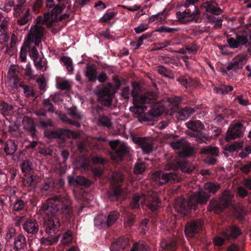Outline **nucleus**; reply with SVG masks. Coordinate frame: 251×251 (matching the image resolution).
<instances>
[{
	"label": "nucleus",
	"instance_id": "20",
	"mask_svg": "<svg viewBox=\"0 0 251 251\" xmlns=\"http://www.w3.org/2000/svg\"><path fill=\"white\" fill-rule=\"evenodd\" d=\"M68 179L70 185L75 186H83L85 187H88L91 184V181L86 179L83 176H79L75 177L74 176H68Z\"/></svg>",
	"mask_w": 251,
	"mask_h": 251
},
{
	"label": "nucleus",
	"instance_id": "46",
	"mask_svg": "<svg viewBox=\"0 0 251 251\" xmlns=\"http://www.w3.org/2000/svg\"><path fill=\"white\" fill-rule=\"evenodd\" d=\"M72 232L70 230H68L64 233L61 239V243L64 245H68L72 242Z\"/></svg>",
	"mask_w": 251,
	"mask_h": 251
},
{
	"label": "nucleus",
	"instance_id": "58",
	"mask_svg": "<svg viewBox=\"0 0 251 251\" xmlns=\"http://www.w3.org/2000/svg\"><path fill=\"white\" fill-rule=\"evenodd\" d=\"M225 240H226L225 239L224 237L223 238H222L221 237L218 236L214 237L213 242L215 245L221 247L224 244Z\"/></svg>",
	"mask_w": 251,
	"mask_h": 251
},
{
	"label": "nucleus",
	"instance_id": "1",
	"mask_svg": "<svg viewBox=\"0 0 251 251\" xmlns=\"http://www.w3.org/2000/svg\"><path fill=\"white\" fill-rule=\"evenodd\" d=\"M220 188V186L218 183L207 182L205 184L204 189L200 188L197 193H193L188 201L182 197L176 198L174 207L178 213L186 215L191 210H195L198 204H206L211 194L216 193Z\"/></svg>",
	"mask_w": 251,
	"mask_h": 251
},
{
	"label": "nucleus",
	"instance_id": "42",
	"mask_svg": "<svg viewBox=\"0 0 251 251\" xmlns=\"http://www.w3.org/2000/svg\"><path fill=\"white\" fill-rule=\"evenodd\" d=\"M134 109L135 112L137 114V117L140 122L143 123L150 121L147 116L144 113L146 110H142L140 109L136 108L135 106Z\"/></svg>",
	"mask_w": 251,
	"mask_h": 251
},
{
	"label": "nucleus",
	"instance_id": "17",
	"mask_svg": "<svg viewBox=\"0 0 251 251\" xmlns=\"http://www.w3.org/2000/svg\"><path fill=\"white\" fill-rule=\"evenodd\" d=\"M222 234L226 240H234L242 234V232L238 226L233 225L226 227Z\"/></svg>",
	"mask_w": 251,
	"mask_h": 251
},
{
	"label": "nucleus",
	"instance_id": "11",
	"mask_svg": "<svg viewBox=\"0 0 251 251\" xmlns=\"http://www.w3.org/2000/svg\"><path fill=\"white\" fill-rule=\"evenodd\" d=\"M119 143L118 140L111 141L109 143V145L114 151L112 156L113 159L117 161L123 160L129 152V148L124 145H119Z\"/></svg>",
	"mask_w": 251,
	"mask_h": 251
},
{
	"label": "nucleus",
	"instance_id": "12",
	"mask_svg": "<svg viewBox=\"0 0 251 251\" xmlns=\"http://www.w3.org/2000/svg\"><path fill=\"white\" fill-rule=\"evenodd\" d=\"M243 135V125L242 123L238 122L231 125L228 127L225 139L227 142H229L231 140L241 138Z\"/></svg>",
	"mask_w": 251,
	"mask_h": 251
},
{
	"label": "nucleus",
	"instance_id": "36",
	"mask_svg": "<svg viewBox=\"0 0 251 251\" xmlns=\"http://www.w3.org/2000/svg\"><path fill=\"white\" fill-rule=\"evenodd\" d=\"M130 251H149V246L143 241L134 242Z\"/></svg>",
	"mask_w": 251,
	"mask_h": 251
},
{
	"label": "nucleus",
	"instance_id": "8",
	"mask_svg": "<svg viewBox=\"0 0 251 251\" xmlns=\"http://www.w3.org/2000/svg\"><path fill=\"white\" fill-rule=\"evenodd\" d=\"M124 182V177L120 173H113L111 176V187L108 192L109 199L117 201L122 193L121 186Z\"/></svg>",
	"mask_w": 251,
	"mask_h": 251
},
{
	"label": "nucleus",
	"instance_id": "49",
	"mask_svg": "<svg viewBox=\"0 0 251 251\" xmlns=\"http://www.w3.org/2000/svg\"><path fill=\"white\" fill-rule=\"evenodd\" d=\"M69 114L75 119L81 120L82 118V115L78 112L75 107H71L69 109Z\"/></svg>",
	"mask_w": 251,
	"mask_h": 251
},
{
	"label": "nucleus",
	"instance_id": "44",
	"mask_svg": "<svg viewBox=\"0 0 251 251\" xmlns=\"http://www.w3.org/2000/svg\"><path fill=\"white\" fill-rule=\"evenodd\" d=\"M158 72L162 75H163L165 77L173 78L174 75L169 70L167 69L163 66H158Z\"/></svg>",
	"mask_w": 251,
	"mask_h": 251
},
{
	"label": "nucleus",
	"instance_id": "31",
	"mask_svg": "<svg viewBox=\"0 0 251 251\" xmlns=\"http://www.w3.org/2000/svg\"><path fill=\"white\" fill-rule=\"evenodd\" d=\"M0 112L4 117L11 116L13 114L14 107L12 105L1 102L0 103Z\"/></svg>",
	"mask_w": 251,
	"mask_h": 251
},
{
	"label": "nucleus",
	"instance_id": "33",
	"mask_svg": "<svg viewBox=\"0 0 251 251\" xmlns=\"http://www.w3.org/2000/svg\"><path fill=\"white\" fill-rule=\"evenodd\" d=\"M24 127L25 129L29 131L32 136L34 135L35 125L32 119L28 117H25L23 120Z\"/></svg>",
	"mask_w": 251,
	"mask_h": 251
},
{
	"label": "nucleus",
	"instance_id": "32",
	"mask_svg": "<svg viewBox=\"0 0 251 251\" xmlns=\"http://www.w3.org/2000/svg\"><path fill=\"white\" fill-rule=\"evenodd\" d=\"M160 201L156 197L150 199L147 203L148 208L151 211H156L160 208Z\"/></svg>",
	"mask_w": 251,
	"mask_h": 251
},
{
	"label": "nucleus",
	"instance_id": "39",
	"mask_svg": "<svg viewBox=\"0 0 251 251\" xmlns=\"http://www.w3.org/2000/svg\"><path fill=\"white\" fill-rule=\"evenodd\" d=\"M166 19V16L165 14V10H164L162 12L150 17L149 18V24H150L156 20H159L161 23H163L165 21Z\"/></svg>",
	"mask_w": 251,
	"mask_h": 251
},
{
	"label": "nucleus",
	"instance_id": "14",
	"mask_svg": "<svg viewBox=\"0 0 251 251\" xmlns=\"http://www.w3.org/2000/svg\"><path fill=\"white\" fill-rule=\"evenodd\" d=\"M202 229L201 223L199 221H191L186 223L185 226L184 232L188 237L194 238Z\"/></svg>",
	"mask_w": 251,
	"mask_h": 251
},
{
	"label": "nucleus",
	"instance_id": "60",
	"mask_svg": "<svg viewBox=\"0 0 251 251\" xmlns=\"http://www.w3.org/2000/svg\"><path fill=\"white\" fill-rule=\"evenodd\" d=\"M92 162L95 164H104L106 160L100 156H95L92 158Z\"/></svg>",
	"mask_w": 251,
	"mask_h": 251
},
{
	"label": "nucleus",
	"instance_id": "53",
	"mask_svg": "<svg viewBox=\"0 0 251 251\" xmlns=\"http://www.w3.org/2000/svg\"><path fill=\"white\" fill-rule=\"evenodd\" d=\"M177 29L176 28H173L171 27H166L165 26H161L158 27L155 31L158 32H166V33H172L175 31H176Z\"/></svg>",
	"mask_w": 251,
	"mask_h": 251
},
{
	"label": "nucleus",
	"instance_id": "51",
	"mask_svg": "<svg viewBox=\"0 0 251 251\" xmlns=\"http://www.w3.org/2000/svg\"><path fill=\"white\" fill-rule=\"evenodd\" d=\"M181 97L178 96L169 97L168 99V101L169 103L175 107H178L179 103L181 102Z\"/></svg>",
	"mask_w": 251,
	"mask_h": 251
},
{
	"label": "nucleus",
	"instance_id": "3",
	"mask_svg": "<svg viewBox=\"0 0 251 251\" xmlns=\"http://www.w3.org/2000/svg\"><path fill=\"white\" fill-rule=\"evenodd\" d=\"M47 26V14L44 16H39L37 19V23L31 26L29 32L25 39L24 45L21 49L20 58L22 62H25L26 58L27 48L31 43L37 46L41 42L45 27Z\"/></svg>",
	"mask_w": 251,
	"mask_h": 251
},
{
	"label": "nucleus",
	"instance_id": "63",
	"mask_svg": "<svg viewBox=\"0 0 251 251\" xmlns=\"http://www.w3.org/2000/svg\"><path fill=\"white\" fill-rule=\"evenodd\" d=\"M103 108L99 104L94 105L92 108V112L94 115H98L99 116L100 113L103 111Z\"/></svg>",
	"mask_w": 251,
	"mask_h": 251
},
{
	"label": "nucleus",
	"instance_id": "13",
	"mask_svg": "<svg viewBox=\"0 0 251 251\" xmlns=\"http://www.w3.org/2000/svg\"><path fill=\"white\" fill-rule=\"evenodd\" d=\"M201 154H206L204 159V163L209 165H213L217 162V157L219 156V149L216 147H208L201 149Z\"/></svg>",
	"mask_w": 251,
	"mask_h": 251
},
{
	"label": "nucleus",
	"instance_id": "30",
	"mask_svg": "<svg viewBox=\"0 0 251 251\" xmlns=\"http://www.w3.org/2000/svg\"><path fill=\"white\" fill-rule=\"evenodd\" d=\"M8 21L2 20L0 25V43L6 42L8 39L7 32Z\"/></svg>",
	"mask_w": 251,
	"mask_h": 251
},
{
	"label": "nucleus",
	"instance_id": "19",
	"mask_svg": "<svg viewBox=\"0 0 251 251\" xmlns=\"http://www.w3.org/2000/svg\"><path fill=\"white\" fill-rule=\"evenodd\" d=\"M48 245H52L58 240L59 235L55 236L52 239H50L49 235L51 237V231L54 234H56V232L58 231V228L59 227V224L57 220L56 219V221L54 219H49L48 218Z\"/></svg>",
	"mask_w": 251,
	"mask_h": 251
},
{
	"label": "nucleus",
	"instance_id": "54",
	"mask_svg": "<svg viewBox=\"0 0 251 251\" xmlns=\"http://www.w3.org/2000/svg\"><path fill=\"white\" fill-rule=\"evenodd\" d=\"M114 82V86L113 87V90L114 93H116L121 87L122 83L120 79L118 76H114L113 78Z\"/></svg>",
	"mask_w": 251,
	"mask_h": 251
},
{
	"label": "nucleus",
	"instance_id": "10",
	"mask_svg": "<svg viewBox=\"0 0 251 251\" xmlns=\"http://www.w3.org/2000/svg\"><path fill=\"white\" fill-rule=\"evenodd\" d=\"M170 144L173 149L180 150L179 155L182 157H189L193 153V149L189 143L184 139L171 142Z\"/></svg>",
	"mask_w": 251,
	"mask_h": 251
},
{
	"label": "nucleus",
	"instance_id": "16",
	"mask_svg": "<svg viewBox=\"0 0 251 251\" xmlns=\"http://www.w3.org/2000/svg\"><path fill=\"white\" fill-rule=\"evenodd\" d=\"M247 57L245 55H238L233 58L226 67L227 71L233 70L235 72L242 69L246 63Z\"/></svg>",
	"mask_w": 251,
	"mask_h": 251
},
{
	"label": "nucleus",
	"instance_id": "5",
	"mask_svg": "<svg viewBox=\"0 0 251 251\" xmlns=\"http://www.w3.org/2000/svg\"><path fill=\"white\" fill-rule=\"evenodd\" d=\"M199 0H186L183 5L188 8L182 12L178 11L176 13L178 19L183 23H186L192 21L196 23L199 22V17L201 12L198 6L195 4Z\"/></svg>",
	"mask_w": 251,
	"mask_h": 251
},
{
	"label": "nucleus",
	"instance_id": "24",
	"mask_svg": "<svg viewBox=\"0 0 251 251\" xmlns=\"http://www.w3.org/2000/svg\"><path fill=\"white\" fill-rule=\"evenodd\" d=\"M99 96V101L102 105L109 106L111 105L112 99L110 96L109 91L106 88L100 90Z\"/></svg>",
	"mask_w": 251,
	"mask_h": 251
},
{
	"label": "nucleus",
	"instance_id": "62",
	"mask_svg": "<svg viewBox=\"0 0 251 251\" xmlns=\"http://www.w3.org/2000/svg\"><path fill=\"white\" fill-rule=\"evenodd\" d=\"M240 170L246 174H248L251 171V161L247 164L242 165L240 167Z\"/></svg>",
	"mask_w": 251,
	"mask_h": 251
},
{
	"label": "nucleus",
	"instance_id": "34",
	"mask_svg": "<svg viewBox=\"0 0 251 251\" xmlns=\"http://www.w3.org/2000/svg\"><path fill=\"white\" fill-rule=\"evenodd\" d=\"M233 90V87L230 85H221L220 87H214L213 92L217 94L226 95Z\"/></svg>",
	"mask_w": 251,
	"mask_h": 251
},
{
	"label": "nucleus",
	"instance_id": "52",
	"mask_svg": "<svg viewBox=\"0 0 251 251\" xmlns=\"http://www.w3.org/2000/svg\"><path fill=\"white\" fill-rule=\"evenodd\" d=\"M57 86L61 90H69L71 89V85L68 81L64 80L57 83Z\"/></svg>",
	"mask_w": 251,
	"mask_h": 251
},
{
	"label": "nucleus",
	"instance_id": "41",
	"mask_svg": "<svg viewBox=\"0 0 251 251\" xmlns=\"http://www.w3.org/2000/svg\"><path fill=\"white\" fill-rule=\"evenodd\" d=\"M17 148V145L12 140L8 141L4 147V151L6 154H12L14 153Z\"/></svg>",
	"mask_w": 251,
	"mask_h": 251
},
{
	"label": "nucleus",
	"instance_id": "50",
	"mask_svg": "<svg viewBox=\"0 0 251 251\" xmlns=\"http://www.w3.org/2000/svg\"><path fill=\"white\" fill-rule=\"evenodd\" d=\"M145 170V164L144 163H137L135 165L133 172L136 175L141 174Z\"/></svg>",
	"mask_w": 251,
	"mask_h": 251
},
{
	"label": "nucleus",
	"instance_id": "57",
	"mask_svg": "<svg viewBox=\"0 0 251 251\" xmlns=\"http://www.w3.org/2000/svg\"><path fill=\"white\" fill-rule=\"evenodd\" d=\"M148 28V25L146 24H140L138 26L134 27V30L136 34H140L144 32Z\"/></svg>",
	"mask_w": 251,
	"mask_h": 251
},
{
	"label": "nucleus",
	"instance_id": "47",
	"mask_svg": "<svg viewBox=\"0 0 251 251\" xmlns=\"http://www.w3.org/2000/svg\"><path fill=\"white\" fill-rule=\"evenodd\" d=\"M236 38L237 40L239 46L240 45L245 46V47H249L250 43L246 35H236Z\"/></svg>",
	"mask_w": 251,
	"mask_h": 251
},
{
	"label": "nucleus",
	"instance_id": "38",
	"mask_svg": "<svg viewBox=\"0 0 251 251\" xmlns=\"http://www.w3.org/2000/svg\"><path fill=\"white\" fill-rule=\"evenodd\" d=\"M25 245V238L22 235H19L15 239L14 249L16 250H20L24 248Z\"/></svg>",
	"mask_w": 251,
	"mask_h": 251
},
{
	"label": "nucleus",
	"instance_id": "7",
	"mask_svg": "<svg viewBox=\"0 0 251 251\" xmlns=\"http://www.w3.org/2000/svg\"><path fill=\"white\" fill-rule=\"evenodd\" d=\"M232 199V197L227 194L223 195L219 200L212 199L209 203L207 209L215 214H219L231 204Z\"/></svg>",
	"mask_w": 251,
	"mask_h": 251
},
{
	"label": "nucleus",
	"instance_id": "6",
	"mask_svg": "<svg viewBox=\"0 0 251 251\" xmlns=\"http://www.w3.org/2000/svg\"><path fill=\"white\" fill-rule=\"evenodd\" d=\"M142 197L140 196L134 197L130 205L123 208L122 216L124 219V225L126 227L132 226L136 222V215L134 213V209L138 208L140 204H142L143 201H141Z\"/></svg>",
	"mask_w": 251,
	"mask_h": 251
},
{
	"label": "nucleus",
	"instance_id": "45",
	"mask_svg": "<svg viewBox=\"0 0 251 251\" xmlns=\"http://www.w3.org/2000/svg\"><path fill=\"white\" fill-rule=\"evenodd\" d=\"M21 169L25 174H30V171L33 169L32 164L28 160L24 161L22 164Z\"/></svg>",
	"mask_w": 251,
	"mask_h": 251
},
{
	"label": "nucleus",
	"instance_id": "64",
	"mask_svg": "<svg viewBox=\"0 0 251 251\" xmlns=\"http://www.w3.org/2000/svg\"><path fill=\"white\" fill-rule=\"evenodd\" d=\"M28 9L24 13L23 17L18 20V23L20 25H25L28 21Z\"/></svg>",
	"mask_w": 251,
	"mask_h": 251
},
{
	"label": "nucleus",
	"instance_id": "2",
	"mask_svg": "<svg viewBox=\"0 0 251 251\" xmlns=\"http://www.w3.org/2000/svg\"><path fill=\"white\" fill-rule=\"evenodd\" d=\"M166 171H173L170 172L158 171L155 172L154 176L155 180L162 185L168 183H177L181 179L180 176L176 171L180 170L182 172L190 174L193 171V168L190 167L188 163L185 162H178L176 163H168L165 166Z\"/></svg>",
	"mask_w": 251,
	"mask_h": 251
},
{
	"label": "nucleus",
	"instance_id": "37",
	"mask_svg": "<svg viewBox=\"0 0 251 251\" xmlns=\"http://www.w3.org/2000/svg\"><path fill=\"white\" fill-rule=\"evenodd\" d=\"M98 122L99 126L108 128L111 127L112 125L111 119L108 116L104 115L99 116Z\"/></svg>",
	"mask_w": 251,
	"mask_h": 251
},
{
	"label": "nucleus",
	"instance_id": "56",
	"mask_svg": "<svg viewBox=\"0 0 251 251\" xmlns=\"http://www.w3.org/2000/svg\"><path fill=\"white\" fill-rule=\"evenodd\" d=\"M227 42L230 48L232 49H236L239 47L236 38L234 39L233 37H230L227 39Z\"/></svg>",
	"mask_w": 251,
	"mask_h": 251
},
{
	"label": "nucleus",
	"instance_id": "43",
	"mask_svg": "<svg viewBox=\"0 0 251 251\" xmlns=\"http://www.w3.org/2000/svg\"><path fill=\"white\" fill-rule=\"evenodd\" d=\"M177 81L186 88L191 86V79L188 76L181 75L177 78Z\"/></svg>",
	"mask_w": 251,
	"mask_h": 251
},
{
	"label": "nucleus",
	"instance_id": "29",
	"mask_svg": "<svg viewBox=\"0 0 251 251\" xmlns=\"http://www.w3.org/2000/svg\"><path fill=\"white\" fill-rule=\"evenodd\" d=\"M177 243L172 239L163 240L160 243V246L162 251H174L176 249Z\"/></svg>",
	"mask_w": 251,
	"mask_h": 251
},
{
	"label": "nucleus",
	"instance_id": "55",
	"mask_svg": "<svg viewBox=\"0 0 251 251\" xmlns=\"http://www.w3.org/2000/svg\"><path fill=\"white\" fill-rule=\"evenodd\" d=\"M16 233V230L15 228L13 226H9L7 227L6 233V239H10L14 236H15Z\"/></svg>",
	"mask_w": 251,
	"mask_h": 251
},
{
	"label": "nucleus",
	"instance_id": "59",
	"mask_svg": "<svg viewBox=\"0 0 251 251\" xmlns=\"http://www.w3.org/2000/svg\"><path fill=\"white\" fill-rule=\"evenodd\" d=\"M37 82L40 89L45 92L46 88V81L45 78L43 76H41L37 79Z\"/></svg>",
	"mask_w": 251,
	"mask_h": 251
},
{
	"label": "nucleus",
	"instance_id": "27",
	"mask_svg": "<svg viewBox=\"0 0 251 251\" xmlns=\"http://www.w3.org/2000/svg\"><path fill=\"white\" fill-rule=\"evenodd\" d=\"M74 132L70 130L60 129L57 130L51 131L49 133L48 130V138L51 137L64 138L66 136H69Z\"/></svg>",
	"mask_w": 251,
	"mask_h": 251
},
{
	"label": "nucleus",
	"instance_id": "4",
	"mask_svg": "<svg viewBox=\"0 0 251 251\" xmlns=\"http://www.w3.org/2000/svg\"><path fill=\"white\" fill-rule=\"evenodd\" d=\"M131 86L132 90L131 95L133 98V103L134 106L142 110H146L147 107L144 105L146 103H151L156 100L157 92L156 91H150L144 95H140V85L137 82H132Z\"/></svg>",
	"mask_w": 251,
	"mask_h": 251
},
{
	"label": "nucleus",
	"instance_id": "21",
	"mask_svg": "<svg viewBox=\"0 0 251 251\" xmlns=\"http://www.w3.org/2000/svg\"><path fill=\"white\" fill-rule=\"evenodd\" d=\"M129 244V240L125 237H121L113 241L110 246L111 251H123Z\"/></svg>",
	"mask_w": 251,
	"mask_h": 251
},
{
	"label": "nucleus",
	"instance_id": "18",
	"mask_svg": "<svg viewBox=\"0 0 251 251\" xmlns=\"http://www.w3.org/2000/svg\"><path fill=\"white\" fill-rule=\"evenodd\" d=\"M134 142L142 149L145 154H149L153 151V146L151 141L147 137H136Z\"/></svg>",
	"mask_w": 251,
	"mask_h": 251
},
{
	"label": "nucleus",
	"instance_id": "40",
	"mask_svg": "<svg viewBox=\"0 0 251 251\" xmlns=\"http://www.w3.org/2000/svg\"><path fill=\"white\" fill-rule=\"evenodd\" d=\"M36 180V177L35 176L31 174H25L23 178V183L25 186H30L34 184Z\"/></svg>",
	"mask_w": 251,
	"mask_h": 251
},
{
	"label": "nucleus",
	"instance_id": "15",
	"mask_svg": "<svg viewBox=\"0 0 251 251\" xmlns=\"http://www.w3.org/2000/svg\"><path fill=\"white\" fill-rule=\"evenodd\" d=\"M62 205V200L60 195L48 196V211L53 216L58 212Z\"/></svg>",
	"mask_w": 251,
	"mask_h": 251
},
{
	"label": "nucleus",
	"instance_id": "9",
	"mask_svg": "<svg viewBox=\"0 0 251 251\" xmlns=\"http://www.w3.org/2000/svg\"><path fill=\"white\" fill-rule=\"evenodd\" d=\"M187 127L194 131L190 135L196 138L200 143H206L208 138L205 134L201 132L204 128V126L200 120L192 121L188 123Z\"/></svg>",
	"mask_w": 251,
	"mask_h": 251
},
{
	"label": "nucleus",
	"instance_id": "25",
	"mask_svg": "<svg viewBox=\"0 0 251 251\" xmlns=\"http://www.w3.org/2000/svg\"><path fill=\"white\" fill-rule=\"evenodd\" d=\"M85 75L89 82H95L97 80V75L96 66L94 64H87L85 71Z\"/></svg>",
	"mask_w": 251,
	"mask_h": 251
},
{
	"label": "nucleus",
	"instance_id": "23",
	"mask_svg": "<svg viewBox=\"0 0 251 251\" xmlns=\"http://www.w3.org/2000/svg\"><path fill=\"white\" fill-rule=\"evenodd\" d=\"M65 7L64 4H62V5L57 4L54 5L50 12L48 9V27L50 26V24L57 20L58 15L62 13Z\"/></svg>",
	"mask_w": 251,
	"mask_h": 251
},
{
	"label": "nucleus",
	"instance_id": "48",
	"mask_svg": "<svg viewBox=\"0 0 251 251\" xmlns=\"http://www.w3.org/2000/svg\"><path fill=\"white\" fill-rule=\"evenodd\" d=\"M116 15L117 13L116 12L107 10L101 18V20L105 23H107L108 21L113 19Z\"/></svg>",
	"mask_w": 251,
	"mask_h": 251
},
{
	"label": "nucleus",
	"instance_id": "22",
	"mask_svg": "<svg viewBox=\"0 0 251 251\" xmlns=\"http://www.w3.org/2000/svg\"><path fill=\"white\" fill-rule=\"evenodd\" d=\"M18 74V72L15 67L11 66L10 68L7 75V83L12 87L16 88L18 86L19 82Z\"/></svg>",
	"mask_w": 251,
	"mask_h": 251
},
{
	"label": "nucleus",
	"instance_id": "28",
	"mask_svg": "<svg viewBox=\"0 0 251 251\" xmlns=\"http://www.w3.org/2000/svg\"><path fill=\"white\" fill-rule=\"evenodd\" d=\"M23 228L28 233L35 234L38 230V225L35 221L28 220L23 225Z\"/></svg>",
	"mask_w": 251,
	"mask_h": 251
},
{
	"label": "nucleus",
	"instance_id": "61",
	"mask_svg": "<svg viewBox=\"0 0 251 251\" xmlns=\"http://www.w3.org/2000/svg\"><path fill=\"white\" fill-rule=\"evenodd\" d=\"M25 206V202L23 201L19 200L15 202L14 205V210L15 211H18L22 210Z\"/></svg>",
	"mask_w": 251,
	"mask_h": 251
},
{
	"label": "nucleus",
	"instance_id": "26",
	"mask_svg": "<svg viewBox=\"0 0 251 251\" xmlns=\"http://www.w3.org/2000/svg\"><path fill=\"white\" fill-rule=\"evenodd\" d=\"M120 213L117 211H111L108 215L107 218L106 219V221L105 222H103L102 221H100L99 219H96V223L100 222V225H103L105 224L108 226H110L113 225L117 220L119 219L120 217Z\"/></svg>",
	"mask_w": 251,
	"mask_h": 251
},
{
	"label": "nucleus",
	"instance_id": "35",
	"mask_svg": "<svg viewBox=\"0 0 251 251\" xmlns=\"http://www.w3.org/2000/svg\"><path fill=\"white\" fill-rule=\"evenodd\" d=\"M60 61L64 63L69 74H73L74 66L72 59L68 56H63L60 58Z\"/></svg>",
	"mask_w": 251,
	"mask_h": 251
}]
</instances>
